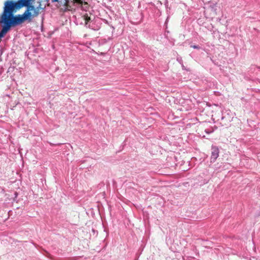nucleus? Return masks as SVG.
<instances>
[{
  "mask_svg": "<svg viewBox=\"0 0 260 260\" xmlns=\"http://www.w3.org/2000/svg\"><path fill=\"white\" fill-rule=\"evenodd\" d=\"M219 156V149L215 146H212L211 148V162H214Z\"/></svg>",
  "mask_w": 260,
  "mask_h": 260,
  "instance_id": "3",
  "label": "nucleus"
},
{
  "mask_svg": "<svg viewBox=\"0 0 260 260\" xmlns=\"http://www.w3.org/2000/svg\"><path fill=\"white\" fill-rule=\"evenodd\" d=\"M4 22V21H3V20H2H2H0V23H1V22Z\"/></svg>",
  "mask_w": 260,
  "mask_h": 260,
  "instance_id": "8",
  "label": "nucleus"
},
{
  "mask_svg": "<svg viewBox=\"0 0 260 260\" xmlns=\"http://www.w3.org/2000/svg\"><path fill=\"white\" fill-rule=\"evenodd\" d=\"M23 5H25L21 3V0H19L16 2L13 1H6L5 3L4 12L1 16L3 21L12 16L15 10L20 9L23 7Z\"/></svg>",
  "mask_w": 260,
  "mask_h": 260,
  "instance_id": "1",
  "label": "nucleus"
},
{
  "mask_svg": "<svg viewBox=\"0 0 260 260\" xmlns=\"http://www.w3.org/2000/svg\"><path fill=\"white\" fill-rule=\"evenodd\" d=\"M231 121V118L230 116H226L222 114V116L221 118L220 123L222 126H228Z\"/></svg>",
  "mask_w": 260,
  "mask_h": 260,
  "instance_id": "4",
  "label": "nucleus"
},
{
  "mask_svg": "<svg viewBox=\"0 0 260 260\" xmlns=\"http://www.w3.org/2000/svg\"><path fill=\"white\" fill-rule=\"evenodd\" d=\"M205 131H206V132L207 133H208V134H209V133H210V132H209L207 131V130H206Z\"/></svg>",
  "mask_w": 260,
  "mask_h": 260,
  "instance_id": "7",
  "label": "nucleus"
},
{
  "mask_svg": "<svg viewBox=\"0 0 260 260\" xmlns=\"http://www.w3.org/2000/svg\"><path fill=\"white\" fill-rule=\"evenodd\" d=\"M84 20H85V24H87V23L90 21L91 19H90V17H89L87 14L86 15H85L84 16Z\"/></svg>",
  "mask_w": 260,
  "mask_h": 260,
  "instance_id": "6",
  "label": "nucleus"
},
{
  "mask_svg": "<svg viewBox=\"0 0 260 260\" xmlns=\"http://www.w3.org/2000/svg\"><path fill=\"white\" fill-rule=\"evenodd\" d=\"M9 27L7 26V27H4L0 32V42L2 41V38L4 37V35L7 32V30Z\"/></svg>",
  "mask_w": 260,
  "mask_h": 260,
  "instance_id": "5",
  "label": "nucleus"
},
{
  "mask_svg": "<svg viewBox=\"0 0 260 260\" xmlns=\"http://www.w3.org/2000/svg\"><path fill=\"white\" fill-rule=\"evenodd\" d=\"M192 47H193L194 48H196V46H192Z\"/></svg>",
  "mask_w": 260,
  "mask_h": 260,
  "instance_id": "9",
  "label": "nucleus"
},
{
  "mask_svg": "<svg viewBox=\"0 0 260 260\" xmlns=\"http://www.w3.org/2000/svg\"><path fill=\"white\" fill-rule=\"evenodd\" d=\"M58 0H54V2H57Z\"/></svg>",
  "mask_w": 260,
  "mask_h": 260,
  "instance_id": "10",
  "label": "nucleus"
},
{
  "mask_svg": "<svg viewBox=\"0 0 260 260\" xmlns=\"http://www.w3.org/2000/svg\"><path fill=\"white\" fill-rule=\"evenodd\" d=\"M28 15L23 14L22 15H18L13 16V15L4 21L7 26L10 27L11 26H15L23 23L25 20L28 19Z\"/></svg>",
  "mask_w": 260,
  "mask_h": 260,
  "instance_id": "2",
  "label": "nucleus"
}]
</instances>
